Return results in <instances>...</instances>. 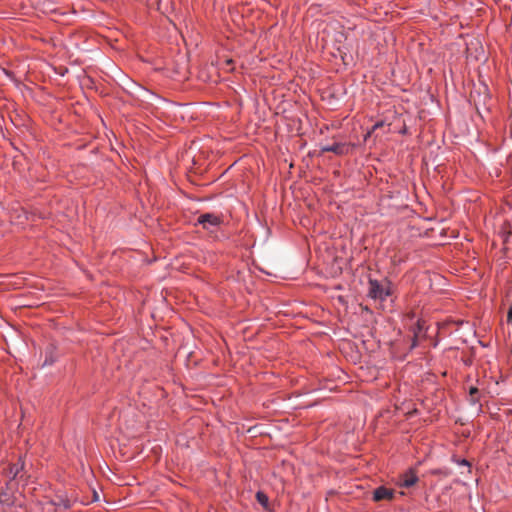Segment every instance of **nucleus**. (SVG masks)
Here are the masks:
<instances>
[{"mask_svg":"<svg viewBox=\"0 0 512 512\" xmlns=\"http://www.w3.org/2000/svg\"><path fill=\"white\" fill-rule=\"evenodd\" d=\"M99 499V495L97 494V492H93V500L94 501H97Z\"/></svg>","mask_w":512,"mask_h":512,"instance_id":"ddd939ff","label":"nucleus"},{"mask_svg":"<svg viewBox=\"0 0 512 512\" xmlns=\"http://www.w3.org/2000/svg\"><path fill=\"white\" fill-rule=\"evenodd\" d=\"M0 502L1 503H6L7 505H9V496L8 494H1L0 495Z\"/></svg>","mask_w":512,"mask_h":512,"instance_id":"1a4fd4ad","label":"nucleus"},{"mask_svg":"<svg viewBox=\"0 0 512 512\" xmlns=\"http://www.w3.org/2000/svg\"><path fill=\"white\" fill-rule=\"evenodd\" d=\"M338 150H339L338 145H333V146L324 148V151H331V152H335V153H338Z\"/></svg>","mask_w":512,"mask_h":512,"instance_id":"9d476101","label":"nucleus"},{"mask_svg":"<svg viewBox=\"0 0 512 512\" xmlns=\"http://www.w3.org/2000/svg\"><path fill=\"white\" fill-rule=\"evenodd\" d=\"M394 491L384 486H380L373 491V500L376 502L382 500H392Z\"/></svg>","mask_w":512,"mask_h":512,"instance_id":"7ed1b4c3","label":"nucleus"},{"mask_svg":"<svg viewBox=\"0 0 512 512\" xmlns=\"http://www.w3.org/2000/svg\"><path fill=\"white\" fill-rule=\"evenodd\" d=\"M507 323L512 324V305L510 306L507 313Z\"/></svg>","mask_w":512,"mask_h":512,"instance_id":"9b49d317","label":"nucleus"},{"mask_svg":"<svg viewBox=\"0 0 512 512\" xmlns=\"http://www.w3.org/2000/svg\"><path fill=\"white\" fill-rule=\"evenodd\" d=\"M221 222V218L213 213H205L198 217V223L201 224L205 229L217 227L221 224Z\"/></svg>","mask_w":512,"mask_h":512,"instance_id":"f03ea898","label":"nucleus"},{"mask_svg":"<svg viewBox=\"0 0 512 512\" xmlns=\"http://www.w3.org/2000/svg\"><path fill=\"white\" fill-rule=\"evenodd\" d=\"M23 469V464H14L9 469V475L12 476L11 480L16 479L17 477H22L21 471Z\"/></svg>","mask_w":512,"mask_h":512,"instance_id":"423d86ee","label":"nucleus"},{"mask_svg":"<svg viewBox=\"0 0 512 512\" xmlns=\"http://www.w3.org/2000/svg\"><path fill=\"white\" fill-rule=\"evenodd\" d=\"M391 294L390 282L381 284L377 280H369V291L368 295L373 299L385 300Z\"/></svg>","mask_w":512,"mask_h":512,"instance_id":"f257e3e1","label":"nucleus"},{"mask_svg":"<svg viewBox=\"0 0 512 512\" xmlns=\"http://www.w3.org/2000/svg\"><path fill=\"white\" fill-rule=\"evenodd\" d=\"M256 498L258 500L259 503H261L262 505H266L267 503V497L265 494H263L262 492H258L256 494Z\"/></svg>","mask_w":512,"mask_h":512,"instance_id":"6e6552de","label":"nucleus"},{"mask_svg":"<svg viewBox=\"0 0 512 512\" xmlns=\"http://www.w3.org/2000/svg\"><path fill=\"white\" fill-rule=\"evenodd\" d=\"M479 397H480V392H479L478 388L470 387L469 398H468L470 404H472V405L477 404L479 402Z\"/></svg>","mask_w":512,"mask_h":512,"instance_id":"39448f33","label":"nucleus"},{"mask_svg":"<svg viewBox=\"0 0 512 512\" xmlns=\"http://www.w3.org/2000/svg\"><path fill=\"white\" fill-rule=\"evenodd\" d=\"M68 508H70V502L68 500H65V501H62L61 504H58L57 508H54L53 504H48L47 510H48V512L50 510H54L55 512H58L60 510H66Z\"/></svg>","mask_w":512,"mask_h":512,"instance_id":"0eeeda50","label":"nucleus"},{"mask_svg":"<svg viewBox=\"0 0 512 512\" xmlns=\"http://www.w3.org/2000/svg\"><path fill=\"white\" fill-rule=\"evenodd\" d=\"M53 362H54V359L51 358V359L48 360L46 358L45 361H44V365H51Z\"/></svg>","mask_w":512,"mask_h":512,"instance_id":"f8f14e48","label":"nucleus"},{"mask_svg":"<svg viewBox=\"0 0 512 512\" xmlns=\"http://www.w3.org/2000/svg\"><path fill=\"white\" fill-rule=\"evenodd\" d=\"M417 481H418L417 475L413 471H409L402 475L401 481H400V486L409 488V487H412L413 485H415L417 483Z\"/></svg>","mask_w":512,"mask_h":512,"instance_id":"20e7f679","label":"nucleus"}]
</instances>
